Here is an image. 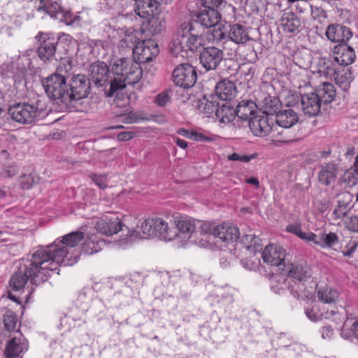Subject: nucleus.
<instances>
[{
  "mask_svg": "<svg viewBox=\"0 0 358 358\" xmlns=\"http://www.w3.org/2000/svg\"><path fill=\"white\" fill-rule=\"evenodd\" d=\"M84 239L81 231H73L64 235L62 240H56L52 244L37 250L38 252L46 254L43 258L52 271L58 270L61 266H72L79 259L80 251L76 248Z\"/></svg>",
  "mask_w": 358,
  "mask_h": 358,
  "instance_id": "1",
  "label": "nucleus"
},
{
  "mask_svg": "<svg viewBox=\"0 0 358 358\" xmlns=\"http://www.w3.org/2000/svg\"><path fill=\"white\" fill-rule=\"evenodd\" d=\"M46 254L34 252L31 259H27L21 265L19 270L10 278L9 284L11 289L15 292H20L30 280L32 284L36 285L45 282L52 271L43 258H46Z\"/></svg>",
  "mask_w": 358,
  "mask_h": 358,
  "instance_id": "2",
  "label": "nucleus"
},
{
  "mask_svg": "<svg viewBox=\"0 0 358 358\" xmlns=\"http://www.w3.org/2000/svg\"><path fill=\"white\" fill-rule=\"evenodd\" d=\"M110 70L113 78L110 81L109 90L106 91L107 96H113L127 85L138 83L143 75L139 63L129 57H113L110 62Z\"/></svg>",
  "mask_w": 358,
  "mask_h": 358,
  "instance_id": "3",
  "label": "nucleus"
},
{
  "mask_svg": "<svg viewBox=\"0 0 358 358\" xmlns=\"http://www.w3.org/2000/svg\"><path fill=\"white\" fill-rule=\"evenodd\" d=\"M46 104L39 98L10 106L8 114L12 120L24 124H31L45 113Z\"/></svg>",
  "mask_w": 358,
  "mask_h": 358,
  "instance_id": "4",
  "label": "nucleus"
},
{
  "mask_svg": "<svg viewBox=\"0 0 358 358\" xmlns=\"http://www.w3.org/2000/svg\"><path fill=\"white\" fill-rule=\"evenodd\" d=\"M181 51L194 52L205 44V29L198 22H183L178 31Z\"/></svg>",
  "mask_w": 358,
  "mask_h": 358,
  "instance_id": "5",
  "label": "nucleus"
},
{
  "mask_svg": "<svg viewBox=\"0 0 358 358\" xmlns=\"http://www.w3.org/2000/svg\"><path fill=\"white\" fill-rule=\"evenodd\" d=\"M173 224L178 232V238H187L190 243L197 244L200 246H205L206 243L203 239H199V236L204 235L201 231V222L189 216L182 215H175L173 217Z\"/></svg>",
  "mask_w": 358,
  "mask_h": 358,
  "instance_id": "6",
  "label": "nucleus"
},
{
  "mask_svg": "<svg viewBox=\"0 0 358 358\" xmlns=\"http://www.w3.org/2000/svg\"><path fill=\"white\" fill-rule=\"evenodd\" d=\"M43 85L50 98L58 100L66 106L70 105L71 96H69L65 75L53 73L43 80Z\"/></svg>",
  "mask_w": 358,
  "mask_h": 358,
  "instance_id": "7",
  "label": "nucleus"
},
{
  "mask_svg": "<svg viewBox=\"0 0 358 358\" xmlns=\"http://www.w3.org/2000/svg\"><path fill=\"white\" fill-rule=\"evenodd\" d=\"M200 229L204 236L213 235L214 237L220 238L222 242L227 243L237 241L240 236L238 228L231 223L215 225V224L204 222L201 224Z\"/></svg>",
  "mask_w": 358,
  "mask_h": 358,
  "instance_id": "8",
  "label": "nucleus"
},
{
  "mask_svg": "<svg viewBox=\"0 0 358 358\" xmlns=\"http://www.w3.org/2000/svg\"><path fill=\"white\" fill-rule=\"evenodd\" d=\"M301 101V110L304 114L308 116L317 115L321 108V100L315 93L306 94L300 96L298 94H293L289 96L287 102V107H294Z\"/></svg>",
  "mask_w": 358,
  "mask_h": 358,
  "instance_id": "9",
  "label": "nucleus"
},
{
  "mask_svg": "<svg viewBox=\"0 0 358 358\" xmlns=\"http://www.w3.org/2000/svg\"><path fill=\"white\" fill-rule=\"evenodd\" d=\"M174 83L183 88H189L194 85L197 80V74L194 67L189 64H182L174 69L173 72Z\"/></svg>",
  "mask_w": 358,
  "mask_h": 358,
  "instance_id": "10",
  "label": "nucleus"
},
{
  "mask_svg": "<svg viewBox=\"0 0 358 358\" xmlns=\"http://www.w3.org/2000/svg\"><path fill=\"white\" fill-rule=\"evenodd\" d=\"M69 86L71 105L73 101L85 98L89 94L90 80L85 75L78 74L71 78Z\"/></svg>",
  "mask_w": 358,
  "mask_h": 358,
  "instance_id": "11",
  "label": "nucleus"
},
{
  "mask_svg": "<svg viewBox=\"0 0 358 358\" xmlns=\"http://www.w3.org/2000/svg\"><path fill=\"white\" fill-rule=\"evenodd\" d=\"M206 113H215L217 118L222 123H229L233 121L236 116V109L229 101L220 105L215 103V101H206L205 103Z\"/></svg>",
  "mask_w": 358,
  "mask_h": 358,
  "instance_id": "12",
  "label": "nucleus"
},
{
  "mask_svg": "<svg viewBox=\"0 0 358 358\" xmlns=\"http://www.w3.org/2000/svg\"><path fill=\"white\" fill-rule=\"evenodd\" d=\"M36 38L40 42L38 57L44 62L52 60L56 52L57 39L49 34L42 32L38 33Z\"/></svg>",
  "mask_w": 358,
  "mask_h": 358,
  "instance_id": "13",
  "label": "nucleus"
},
{
  "mask_svg": "<svg viewBox=\"0 0 358 358\" xmlns=\"http://www.w3.org/2000/svg\"><path fill=\"white\" fill-rule=\"evenodd\" d=\"M139 62H149L159 53L157 43L152 39L139 41L133 49Z\"/></svg>",
  "mask_w": 358,
  "mask_h": 358,
  "instance_id": "14",
  "label": "nucleus"
},
{
  "mask_svg": "<svg viewBox=\"0 0 358 358\" xmlns=\"http://www.w3.org/2000/svg\"><path fill=\"white\" fill-rule=\"evenodd\" d=\"M224 57L223 51L214 46L204 48L200 53L199 61L206 70H215L220 65Z\"/></svg>",
  "mask_w": 358,
  "mask_h": 358,
  "instance_id": "15",
  "label": "nucleus"
},
{
  "mask_svg": "<svg viewBox=\"0 0 358 358\" xmlns=\"http://www.w3.org/2000/svg\"><path fill=\"white\" fill-rule=\"evenodd\" d=\"M285 250L280 245L270 244L262 252L264 262L271 266L279 267V270H284L285 267Z\"/></svg>",
  "mask_w": 358,
  "mask_h": 358,
  "instance_id": "16",
  "label": "nucleus"
},
{
  "mask_svg": "<svg viewBox=\"0 0 358 358\" xmlns=\"http://www.w3.org/2000/svg\"><path fill=\"white\" fill-rule=\"evenodd\" d=\"M288 275L299 282H305L311 278L313 272L310 266L303 262H292L285 264V267H282Z\"/></svg>",
  "mask_w": 358,
  "mask_h": 358,
  "instance_id": "17",
  "label": "nucleus"
},
{
  "mask_svg": "<svg viewBox=\"0 0 358 358\" xmlns=\"http://www.w3.org/2000/svg\"><path fill=\"white\" fill-rule=\"evenodd\" d=\"M279 25L285 33L298 34L303 27L302 22L292 11L285 10L279 20Z\"/></svg>",
  "mask_w": 358,
  "mask_h": 358,
  "instance_id": "18",
  "label": "nucleus"
},
{
  "mask_svg": "<svg viewBox=\"0 0 358 358\" xmlns=\"http://www.w3.org/2000/svg\"><path fill=\"white\" fill-rule=\"evenodd\" d=\"M273 120L268 116L257 115L250 119L249 127L255 136H268L273 129Z\"/></svg>",
  "mask_w": 358,
  "mask_h": 358,
  "instance_id": "19",
  "label": "nucleus"
},
{
  "mask_svg": "<svg viewBox=\"0 0 358 358\" xmlns=\"http://www.w3.org/2000/svg\"><path fill=\"white\" fill-rule=\"evenodd\" d=\"M327 38L332 42L340 44H346V42L352 36L351 30L341 24H331L326 30Z\"/></svg>",
  "mask_w": 358,
  "mask_h": 358,
  "instance_id": "20",
  "label": "nucleus"
},
{
  "mask_svg": "<svg viewBox=\"0 0 358 358\" xmlns=\"http://www.w3.org/2000/svg\"><path fill=\"white\" fill-rule=\"evenodd\" d=\"M90 75L92 81L98 86L105 85L109 78L110 66H108L104 62H97L91 64Z\"/></svg>",
  "mask_w": 358,
  "mask_h": 358,
  "instance_id": "21",
  "label": "nucleus"
},
{
  "mask_svg": "<svg viewBox=\"0 0 358 358\" xmlns=\"http://www.w3.org/2000/svg\"><path fill=\"white\" fill-rule=\"evenodd\" d=\"M194 15L196 17V21L192 22H198L203 28L212 27V26L217 24L220 20V15L217 9H210L202 6L200 10L196 13Z\"/></svg>",
  "mask_w": 358,
  "mask_h": 358,
  "instance_id": "22",
  "label": "nucleus"
},
{
  "mask_svg": "<svg viewBox=\"0 0 358 358\" xmlns=\"http://www.w3.org/2000/svg\"><path fill=\"white\" fill-rule=\"evenodd\" d=\"M28 345L25 338L20 334L12 338L6 345L5 349L6 358H15L24 351L27 350Z\"/></svg>",
  "mask_w": 358,
  "mask_h": 358,
  "instance_id": "23",
  "label": "nucleus"
},
{
  "mask_svg": "<svg viewBox=\"0 0 358 358\" xmlns=\"http://www.w3.org/2000/svg\"><path fill=\"white\" fill-rule=\"evenodd\" d=\"M122 224L117 217L105 218L98 221L96 228L101 234L111 236L122 230Z\"/></svg>",
  "mask_w": 358,
  "mask_h": 358,
  "instance_id": "24",
  "label": "nucleus"
},
{
  "mask_svg": "<svg viewBox=\"0 0 358 358\" xmlns=\"http://www.w3.org/2000/svg\"><path fill=\"white\" fill-rule=\"evenodd\" d=\"M338 171V165L334 162L322 164L318 173L319 182L322 185H329L335 181Z\"/></svg>",
  "mask_w": 358,
  "mask_h": 358,
  "instance_id": "25",
  "label": "nucleus"
},
{
  "mask_svg": "<svg viewBox=\"0 0 358 358\" xmlns=\"http://www.w3.org/2000/svg\"><path fill=\"white\" fill-rule=\"evenodd\" d=\"M336 56L334 57V61L341 66L351 64L355 59L354 50L347 44H340L335 47Z\"/></svg>",
  "mask_w": 358,
  "mask_h": 358,
  "instance_id": "26",
  "label": "nucleus"
},
{
  "mask_svg": "<svg viewBox=\"0 0 358 358\" xmlns=\"http://www.w3.org/2000/svg\"><path fill=\"white\" fill-rule=\"evenodd\" d=\"M136 13L142 18H148L160 13L159 7L152 0H137L135 7Z\"/></svg>",
  "mask_w": 358,
  "mask_h": 358,
  "instance_id": "27",
  "label": "nucleus"
},
{
  "mask_svg": "<svg viewBox=\"0 0 358 358\" xmlns=\"http://www.w3.org/2000/svg\"><path fill=\"white\" fill-rule=\"evenodd\" d=\"M279 111L275 115L276 123L283 128H290L299 120L297 113L291 107Z\"/></svg>",
  "mask_w": 358,
  "mask_h": 358,
  "instance_id": "28",
  "label": "nucleus"
},
{
  "mask_svg": "<svg viewBox=\"0 0 358 358\" xmlns=\"http://www.w3.org/2000/svg\"><path fill=\"white\" fill-rule=\"evenodd\" d=\"M155 236L165 241H172L178 236L176 230L169 228L168 223L160 217L155 218Z\"/></svg>",
  "mask_w": 358,
  "mask_h": 358,
  "instance_id": "29",
  "label": "nucleus"
},
{
  "mask_svg": "<svg viewBox=\"0 0 358 358\" xmlns=\"http://www.w3.org/2000/svg\"><path fill=\"white\" fill-rule=\"evenodd\" d=\"M308 242H313L322 248H331L338 242V237L335 233H322L316 235L313 232L309 233Z\"/></svg>",
  "mask_w": 358,
  "mask_h": 358,
  "instance_id": "30",
  "label": "nucleus"
},
{
  "mask_svg": "<svg viewBox=\"0 0 358 358\" xmlns=\"http://www.w3.org/2000/svg\"><path fill=\"white\" fill-rule=\"evenodd\" d=\"M165 28V21L160 13L153 15L147 18L146 22L143 23V31L148 32L151 35H155L161 33Z\"/></svg>",
  "mask_w": 358,
  "mask_h": 358,
  "instance_id": "31",
  "label": "nucleus"
},
{
  "mask_svg": "<svg viewBox=\"0 0 358 358\" xmlns=\"http://www.w3.org/2000/svg\"><path fill=\"white\" fill-rule=\"evenodd\" d=\"M215 93L220 100L229 101L236 94V87L232 82L224 80L216 85Z\"/></svg>",
  "mask_w": 358,
  "mask_h": 358,
  "instance_id": "32",
  "label": "nucleus"
},
{
  "mask_svg": "<svg viewBox=\"0 0 358 358\" xmlns=\"http://www.w3.org/2000/svg\"><path fill=\"white\" fill-rule=\"evenodd\" d=\"M228 41L234 42L236 44H243L248 41L250 38L245 27L236 24L230 27L227 34Z\"/></svg>",
  "mask_w": 358,
  "mask_h": 358,
  "instance_id": "33",
  "label": "nucleus"
},
{
  "mask_svg": "<svg viewBox=\"0 0 358 358\" xmlns=\"http://www.w3.org/2000/svg\"><path fill=\"white\" fill-rule=\"evenodd\" d=\"M155 218L146 219L141 222V225L138 227L137 229L133 232L131 236L139 238H148L154 236L155 234Z\"/></svg>",
  "mask_w": 358,
  "mask_h": 358,
  "instance_id": "34",
  "label": "nucleus"
},
{
  "mask_svg": "<svg viewBox=\"0 0 358 358\" xmlns=\"http://www.w3.org/2000/svg\"><path fill=\"white\" fill-rule=\"evenodd\" d=\"M315 93L322 102L329 103L334 100L336 95V90L333 84L324 82L317 87Z\"/></svg>",
  "mask_w": 358,
  "mask_h": 358,
  "instance_id": "35",
  "label": "nucleus"
},
{
  "mask_svg": "<svg viewBox=\"0 0 358 358\" xmlns=\"http://www.w3.org/2000/svg\"><path fill=\"white\" fill-rule=\"evenodd\" d=\"M257 108L256 103L251 100H243L240 101L236 108V115L240 119L246 120L253 115Z\"/></svg>",
  "mask_w": 358,
  "mask_h": 358,
  "instance_id": "36",
  "label": "nucleus"
},
{
  "mask_svg": "<svg viewBox=\"0 0 358 358\" xmlns=\"http://www.w3.org/2000/svg\"><path fill=\"white\" fill-rule=\"evenodd\" d=\"M300 285L296 284V282L292 283L289 280H284L282 282H279V283L276 285H272L271 289L276 294H281L284 293L285 288H288L290 292V294L296 299L300 297Z\"/></svg>",
  "mask_w": 358,
  "mask_h": 358,
  "instance_id": "37",
  "label": "nucleus"
},
{
  "mask_svg": "<svg viewBox=\"0 0 358 358\" xmlns=\"http://www.w3.org/2000/svg\"><path fill=\"white\" fill-rule=\"evenodd\" d=\"M261 110L263 113L268 115L277 114L280 107V101L275 96L266 95L260 103Z\"/></svg>",
  "mask_w": 358,
  "mask_h": 358,
  "instance_id": "38",
  "label": "nucleus"
},
{
  "mask_svg": "<svg viewBox=\"0 0 358 358\" xmlns=\"http://www.w3.org/2000/svg\"><path fill=\"white\" fill-rule=\"evenodd\" d=\"M103 242L96 235L90 236L85 241L83 251L87 255H93L101 250Z\"/></svg>",
  "mask_w": 358,
  "mask_h": 358,
  "instance_id": "39",
  "label": "nucleus"
},
{
  "mask_svg": "<svg viewBox=\"0 0 358 358\" xmlns=\"http://www.w3.org/2000/svg\"><path fill=\"white\" fill-rule=\"evenodd\" d=\"M34 1L35 6L38 12L43 13L50 15L53 14V10L59 8L58 0H31Z\"/></svg>",
  "mask_w": 358,
  "mask_h": 358,
  "instance_id": "40",
  "label": "nucleus"
},
{
  "mask_svg": "<svg viewBox=\"0 0 358 358\" xmlns=\"http://www.w3.org/2000/svg\"><path fill=\"white\" fill-rule=\"evenodd\" d=\"M208 32L210 34L209 37L210 41H213V43H219L222 41H228L227 35L224 29V27L219 22L209 27Z\"/></svg>",
  "mask_w": 358,
  "mask_h": 358,
  "instance_id": "41",
  "label": "nucleus"
},
{
  "mask_svg": "<svg viewBox=\"0 0 358 358\" xmlns=\"http://www.w3.org/2000/svg\"><path fill=\"white\" fill-rule=\"evenodd\" d=\"M53 14H50V17L59 20L60 22H64L65 24L70 25L74 22L75 17L69 10H64L59 2V8L53 10Z\"/></svg>",
  "mask_w": 358,
  "mask_h": 358,
  "instance_id": "42",
  "label": "nucleus"
},
{
  "mask_svg": "<svg viewBox=\"0 0 358 358\" xmlns=\"http://www.w3.org/2000/svg\"><path fill=\"white\" fill-rule=\"evenodd\" d=\"M241 242L247 250H253L255 253L262 250L260 239L255 234H250L243 236Z\"/></svg>",
  "mask_w": 358,
  "mask_h": 358,
  "instance_id": "43",
  "label": "nucleus"
},
{
  "mask_svg": "<svg viewBox=\"0 0 358 358\" xmlns=\"http://www.w3.org/2000/svg\"><path fill=\"white\" fill-rule=\"evenodd\" d=\"M317 295L321 301H323L325 303H332L336 302L338 299L339 293L336 289L327 287L319 290Z\"/></svg>",
  "mask_w": 358,
  "mask_h": 358,
  "instance_id": "44",
  "label": "nucleus"
},
{
  "mask_svg": "<svg viewBox=\"0 0 358 358\" xmlns=\"http://www.w3.org/2000/svg\"><path fill=\"white\" fill-rule=\"evenodd\" d=\"M92 301V292L91 290H83L78 294L77 306L83 311H87L90 304Z\"/></svg>",
  "mask_w": 358,
  "mask_h": 358,
  "instance_id": "45",
  "label": "nucleus"
},
{
  "mask_svg": "<svg viewBox=\"0 0 358 358\" xmlns=\"http://www.w3.org/2000/svg\"><path fill=\"white\" fill-rule=\"evenodd\" d=\"M343 180L348 187H354L358 184V171L351 168L345 171Z\"/></svg>",
  "mask_w": 358,
  "mask_h": 358,
  "instance_id": "46",
  "label": "nucleus"
},
{
  "mask_svg": "<svg viewBox=\"0 0 358 358\" xmlns=\"http://www.w3.org/2000/svg\"><path fill=\"white\" fill-rule=\"evenodd\" d=\"M17 321V315L14 312L11 310L6 312L3 316V323L8 331H13L15 329Z\"/></svg>",
  "mask_w": 358,
  "mask_h": 358,
  "instance_id": "47",
  "label": "nucleus"
},
{
  "mask_svg": "<svg viewBox=\"0 0 358 358\" xmlns=\"http://www.w3.org/2000/svg\"><path fill=\"white\" fill-rule=\"evenodd\" d=\"M73 66V61L70 57L63 58L62 59L55 73H61L66 76L72 70Z\"/></svg>",
  "mask_w": 358,
  "mask_h": 358,
  "instance_id": "48",
  "label": "nucleus"
},
{
  "mask_svg": "<svg viewBox=\"0 0 358 358\" xmlns=\"http://www.w3.org/2000/svg\"><path fill=\"white\" fill-rule=\"evenodd\" d=\"M287 231L296 235L300 238L308 241V238L309 236L310 232H308V233L303 232L301 230V224H289L287 227Z\"/></svg>",
  "mask_w": 358,
  "mask_h": 358,
  "instance_id": "49",
  "label": "nucleus"
},
{
  "mask_svg": "<svg viewBox=\"0 0 358 358\" xmlns=\"http://www.w3.org/2000/svg\"><path fill=\"white\" fill-rule=\"evenodd\" d=\"M17 172V169L15 164H3L0 170V176L3 178H12Z\"/></svg>",
  "mask_w": 358,
  "mask_h": 358,
  "instance_id": "50",
  "label": "nucleus"
},
{
  "mask_svg": "<svg viewBox=\"0 0 358 358\" xmlns=\"http://www.w3.org/2000/svg\"><path fill=\"white\" fill-rule=\"evenodd\" d=\"M346 228L350 231L358 233V217L356 215L347 216L345 220Z\"/></svg>",
  "mask_w": 358,
  "mask_h": 358,
  "instance_id": "51",
  "label": "nucleus"
},
{
  "mask_svg": "<svg viewBox=\"0 0 358 358\" xmlns=\"http://www.w3.org/2000/svg\"><path fill=\"white\" fill-rule=\"evenodd\" d=\"M20 182L23 189H29L33 186L34 183L36 182V180H35V178L31 174L24 175L20 178Z\"/></svg>",
  "mask_w": 358,
  "mask_h": 358,
  "instance_id": "52",
  "label": "nucleus"
},
{
  "mask_svg": "<svg viewBox=\"0 0 358 358\" xmlns=\"http://www.w3.org/2000/svg\"><path fill=\"white\" fill-rule=\"evenodd\" d=\"M256 157V155H239L238 153H233L231 155H229L228 156V159L231 161H240L243 162H249L252 159H255Z\"/></svg>",
  "mask_w": 358,
  "mask_h": 358,
  "instance_id": "53",
  "label": "nucleus"
},
{
  "mask_svg": "<svg viewBox=\"0 0 358 358\" xmlns=\"http://www.w3.org/2000/svg\"><path fill=\"white\" fill-rule=\"evenodd\" d=\"M170 101V96L167 91L159 93L155 99V103L159 106H164Z\"/></svg>",
  "mask_w": 358,
  "mask_h": 358,
  "instance_id": "54",
  "label": "nucleus"
},
{
  "mask_svg": "<svg viewBox=\"0 0 358 358\" xmlns=\"http://www.w3.org/2000/svg\"><path fill=\"white\" fill-rule=\"evenodd\" d=\"M222 1L223 0H202V6L210 9H216L221 5Z\"/></svg>",
  "mask_w": 358,
  "mask_h": 358,
  "instance_id": "55",
  "label": "nucleus"
},
{
  "mask_svg": "<svg viewBox=\"0 0 358 358\" xmlns=\"http://www.w3.org/2000/svg\"><path fill=\"white\" fill-rule=\"evenodd\" d=\"M92 180L101 189H105L108 185L103 177L94 176L92 178Z\"/></svg>",
  "mask_w": 358,
  "mask_h": 358,
  "instance_id": "56",
  "label": "nucleus"
},
{
  "mask_svg": "<svg viewBox=\"0 0 358 358\" xmlns=\"http://www.w3.org/2000/svg\"><path fill=\"white\" fill-rule=\"evenodd\" d=\"M306 315L311 321L313 322L317 321L320 317L317 311H315L313 308H307L306 309Z\"/></svg>",
  "mask_w": 358,
  "mask_h": 358,
  "instance_id": "57",
  "label": "nucleus"
},
{
  "mask_svg": "<svg viewBox=\"0 0 358 358\" xmlns=\"http://www.w3.org/2000/svg\"><path fill=\"white\" fill-rule=\"evenodd\" d=\"M321 334L323 338H330L334 334V330L330 326H324L321 329Z\"/></svg>",
  "mask_w": 358,
  "mask_h": 358,
  "instance_id": "58",
  "label": "nucleus"
},
{
  "mask_svg": "<svg viewBox=\"0 0 358 358\" xmlns=\"http://www.w3.org/2000/svg\"><path fill=\"white\" fill-rule=\"evenodd\" d=\"M134 136L133 132L131 131H124L119 134L117 135V139L120 141H127L131 139Z\"/></svg>",
  "mask_w": 358,
  "mask_h": 358,
  "instance_id": "59",
  "label": "nucleus"
},
{
  "mask_svg": "<svg viewBox=\"0 0 358 358\" xmlns=\"http://www.w3.org/2000/svg\"><path fill=\"white\" fill-rule=\"evenodd\" d=\"M190 139L196 141H208L210 140L209 138L204 136L202 134L192 131V136H190Z\"/></svg>",
  "mask_w": 358,
  "mask_h": 358,
  "instance_id": "60",
  "label": "nucleus"
},
{
  "mask_svg": "<svg viewBox=\"0 0 358 358\" xmlns=\"http://www.w3.org/2000/svg\"><path fill=\"white\" fill-rule=\"evenodd\" d=\"M178 134L182 136L190 138V136H192V131L181 128L178 130Z\"/></svg>",
  "mask_w": 358,
  "mask_h": 358,
  "instance_id": "61",
  "label": "nucleus"
},
{
  "mask_svg": "<svg viewBox=\"0 0 358 358\" xmlns=\"http://www.w3.org/2000/svg\"><path fill=\"white\" fill-rule=\"evenodd\" d=\"M245 182L254 185L256 188H258L259 186L258 179L254 177L246 179Z\"/></svg>",
  "mask_w": 358,
  "mask_h": 358,
  "instance_id": "62",
  "label": "nucleus"
},
{
  "mask_svg": "<svg viewBox=\"0 0 358 358\" xmlns=\"http://www.w3.org/2000/svg\"><path fill=\"white\" fill-rule=\"evenodd\" d=\"M334 214L336 218H341L342 217H347L348 214L346 212H343L341 208H339L338 209H335L334 211Z\"/></svg>",
  "mask_w": 358,
  "mask_h": 358,
  "instance_id": "63",
  "label": "nucleus"
},
{
  "mask_svg": "<svg viewBox=\"0 0 358 358\" xmlns=\"http://www.w3.org/2000/svg\"><path fill=\"white\" fill-rule=\"evenodd\" d=\"M175 141L177 145L182 149H185L187 147V143L182 139L176 138Z\"/></svg>",
  "mask_w": 358,
  "mask_h": 358,
  "instance_id": "64",
  "label": "nucleus"
}]
</instances>
